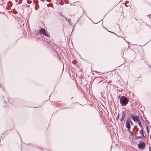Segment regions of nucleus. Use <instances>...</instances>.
<instances>
[{"label":"nucleus","mask_w":151,"mask_h":151,"mask_svg":"<svg viewBox=\"0 0 151 151\" xmlns=\"http://www.w3.org/2000/svg\"><path fill=\"white\" fill-rule=\"evenodd\" d=\"M40 32L42 34L45 35L47 37L50 36L49 34L43 28H42L39 30Z\"/></svg>","instance_id":"obj_1"},{"label":"nucleus","mask_w":151,"mask_h":151,"mask_svg":"<svg viewBox=\"0 0 151 151\" xmlns=\"http://www.w3.org/2000/svg\"><path fill=\"white\" fill-rule=\"evenodd\" d=\"M111 82H112V81H109V83H111Z\"/></svg>","instance_id":"obj_11"},{"label":"nucleus","mask_w":151,"mask_h":151,"mask_svg":"<svg viewBox=\"0 0 151 151\" xmlns=\"http://www.w3.org/2000/svg\"><path fill=\"white\" fill-rule=\"evenodd\" d=\"M126 127L128 129V130L130 131V125L129 121L128 120L126 121Z\"/></svg>","instance_id":"obj_5"},{"label":"nucleus","mask_w":151,"mask_h":151,"mask_svg":"<svg viewBox=\"0 0 151 151\" xmlns=\"http://www.w3.org/2000/svg\"><path fill=\"white\" fill-rule=\"evenodd\" d=\"M129 131L130 132V134H132V135H134L133 133L130 130V131Z\"/></svg>","instance_id":"obj_9"},{"label":"nucleus","mask_w":151,"mask_h":151,"mask_svg":"<svg viewBox=\"0 0 151 151\" xmlns=\"http://www.w3.org/2000/svg\"><path fill=\"white\" fill-rule=\"evenodd\" d=\"M131 117L134 122H137L139 120V119L138 117L136 116H134L133 115L131 116Z\"/></svg>","instance_id":"obj_4"},{"label":"nucleus","mask_w":151,"mask_h":151,"mask_svg":"<svg viewBox=\"0 0 151 151\" xmlns=\"http://www.w3.org/2000/svg\"><path fill=\"white\" fill-rule=\"evenodd\" d=\"M125 113L124 112H123L122 113V114L121 118L120 121L121 122H122L124 120V119L125 117Z\"/></svg>","instance_id":"obj_6"},{"label":"nucleus","mask_w":151,"mask_h":151,"mask_svg":"<svg viewBox=\"0 0 151 151\" xmlns=\"http://www.w3.org/2000/svg\"><path fill=\"white\" fill-rule=\"evenodd\" d=\"M140 133L141 134L142 137H144V132L142 129L139 131Z\"/></svg>","instance_id":"obj_7"},{"label":"nucleus","mask_w":151,"mask_h":151,"mask_svg":"<svg viewBox=\"0 0 151 151\" xmlns=\"http://www.w3.org/2000/svg\"><path fill=\"white\" fill-rule=\"evenodd\" d=\"M138 146L139 149H143L145 148V143L142 141H141L138 145Z\"/></svg>","instance_id":"obj_3"},{"label":"nucleus","mask_w":151,"mask_h":151,"mask_svg":"<svg viewBox=\"0 0 151 151\" xmlns=\"http://www.w3.org/2000/svg\"><path fill=\"white\" fill-rule=\"evenodd\" d=\"M138 123V124L139 125L141 128H142V125L141 124L140 121L139 120L138 121V122H137Z\"/></svg>","instance_id":"obj_8"},{"label":"nucleus","mask_w":151,"mask_h":151,"mask_svg":"<svg viewBox=\"0 0 151 151\" xmlns=\"http://www.w3.org/2000/svg\"><path fill=\"white\" fill-rule=\"evenodd\" d=\"M149 151H151V148L150 147H149Z\"/></svg>","instance_id":"obj_10"},{"label":"nucleus","mask_w":151,"mask_h":151,"mask_svg":"<svg viewBox=\"0 0 151 151\" xmlns=\"http://www.w3.org/2000/svg\"><path fill=\"white\" fill-rule=\"evenodd\" d=\"M128 100L126 98L120 99L121 104L123 106H125L128 103Z\"/></svg>","instance_id":"obj_2"}]
</instances>
